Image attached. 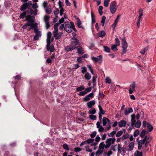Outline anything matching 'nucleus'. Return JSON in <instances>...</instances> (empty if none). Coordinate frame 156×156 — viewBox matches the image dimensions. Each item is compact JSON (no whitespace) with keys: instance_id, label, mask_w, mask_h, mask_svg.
Wrapping results in <instances>:
<instances>
[{"instance_id":"nucleus-1","label":"nucleus","mask_w":156,"mask_h":156,"mask_svg":"<svg viewBox=\"0 0 156 156\" xmlns=\"http://www.w3.org/2000/svg\"><path fill=\"white\" fill-rule=\"evenodd\" d=\"M101 138L100 136L97 135L95 139H94L90 138L87 139V140L82 141L80 144V146L82 147L83 146H89L88 144L92 143V145L96 146L98 144V142L100 141Z\"/></svg>"},{"instance_id":"nucleus-2","label":"nucleus","mask_w":156,"mask_h":156,"mask_svg":"<svg viewBox=\"0 0 156 156\" xmlns=\"http://www.w3.org/2000/svg\"><path fill=\"white\" fill-rule=\"evenodd\" d=\"M64 30L68 33H70L73 30L76 31L75 25L73 22H71L70 24H66L65 26Z\"/></svg>"},{"instance_id":"nucleus-3","label":"nucleus","mask_w":156,"mask_h":156,"mask_svg":"<svg viewBox=\"0 0 156 156\" xmlns=\"http://www.w3.org/2000/svg\"><path fill=\"white\" fill-rule=\"evenodd\" d=\"M117 4L115 2L113 1L110 3L109 6V9L111 13L113 14L115 13L117 10Z\"/></svg>"},{"instance_id":"nucleus-4","label":"nucleus","mask_w":156,"mask_h":156,"mask_svg":"<svg viewBox=\"0 0 156 156\" xmlns=\"http://www.w3.org/2000/svg\"><path fill=\"white\" fill-rule=\"evenodd\" d=\"M122 50L121 54L123 55V54L126 53V52L127 48L128 47V44L125 37L122 39Z\"/></svg>"},{"instance_id":"nucleus-5","label":"nucleus","mask_w":156,"mask_h":156,"mask_svg":"<svg viewBox=\"0 0 156 156\" xmlns=\"http://www.w3.org/2000/svg\"><path fill=\"white\" fill-rule=\"evenodd\" d=\"M91 59L95 63H98L99 64H101L103 60L102 57L101 55L98 56L97 57H92Z\"/></svg>"},{"instance_id":"nucleus-6","label":"nucleus","mask_w":156,"mask_h":156,"mask_svg":"<svg viewBox=\"0 0 156 156\" xmlns=\"http://www.w3.org/2000/svg\"><path fill=\"white\" fill-rule=\"evenodd\" d=\"M34 32L35 35L34 37V41L38 40L41 36V32L38 29L36 28L34 29Z\"/></svg>"},{"instance_id":"nucleus-7","label":"nucleus","mask_w":156,"mask_h":156,"mask_svg":"<svg viewBox=\"0 0 156 156\" xmlns=\"http://www.w3.org/2000/svg\"><path fill=\"white\" fill-rule=\"evenodd\" d=\"M115 141V139L114 138H111L107 139L105 141V143L107 145L106 147L109 148L111 144L114 143Z\"/></svg>"},{"instance_id":"nucleus-8","label":"nucleus","mask_w":156,"mask_h":156,"mask_svg":"<svg viewBox=\"0 0 156 156\" xmlns=\"http://www.w3.org/2000/svg\"><path fill=\"white\" fill-rule=\"evenodd\" d=\"M50 17L47 15H45L44 17V20L45 23L46 27L47 29L49 28L50 27L49 20Z\"/></svg>"},{"instance_id":"nucleus-9","label":"nucleus","mask_w":156,"mask_h":156,"mask_svg":"<svg viewBox=\"0 0 156 156\" xmlns=\"http://www.w3.org/2000/svg\"><path fill=\"white\" fill-rule=\"evenodd\" d=\"M121 145L119 144H116L115 145H112L111 147V149L114 151L115 152L117 150L118 152L120 151L121 149Z\"/></svg>"},{"instance_id":"nucleus-10","label":"nucleus","mask_w":156,"mask_h":156,"mask_svg":"<svg viewBox=\"0 0 156 156\" xmlns=\"http://www.w3.org/2000/svg\"><path fill=\"white\" fill-rule=\"evenodd\" d=\"M30 15H27L26 17V19L27 21H28V23H32L34 22L35 20V17L34 16H31Z\"/></svg>"},{"instance_id":"nucleus-11","label":"nucleus","mask_w":156,"mask_h":156,"mask_svg":"<svg viewBox=\"0 0 156 156\" xmlns=\"http://www.w3.org/2000/svg\"><path fill=\"white\" fill-rule=\"evenodd\" d=\"M94 94L92 92L87 95L84 98H83V100L84 101L86 102L90 100L91 98H93L94 97Z\"/></svg>"},{"instance_id":"nucleus-12","label":"nucleus","mask_w":156,"mask_h":156,"mask_svg":"<svg viewBox=\"0 0 156 156\" xmlns=\"http://www.w3.org/2000/svg\"><path fill=\"white\" fill-rule=\"evenodd\" d=\"M103 125L104 126L106 125V124L108 125H110L112 124L111 122L106 117H104L102 119Z\"/></svg>"},{"instance_id":"nucleus-13","label":"nucleus","mask_w":156,"mask_h":156,"mask_svg":"<svg viewBox=\"0 0 156 156\" xmlns=\"http://www.w3.org/2000/svg\"><path fill=\"white\" fill-rule=\"evenodd\" d=\"M76 48V46L75 45H73V44H71L70 45L67 46L66 48H65V50L66 52H69L72 50H74Z\"/></svg>"},{"instance_id":"nucleus-14","label":"nucleus","mask_w":156,"mask_h":156,"mask_svg":"<svg viewBox=\"0 0 156 156\" xmlns=\"http://www.w3.org/2000/svg\"><path fill=\"white\" fill-rule=\"evenodd\" d=\"M71 44L73 45H77L79 44L78 40L76 37H73L71 39Z\"/></svg>"},{"instance_id":"nucleus-15","label":"nucleus","mask_w":156,"mask_h":156,"mask_svg":"<svg viewBox=\"0 0 156 156\" xmlns=\"http://www.w3.org/2000/svg\"><path fill=\"white\" fill-rule=\"evenodd\" d=\"M52 34L51 32H48L47 34V43L48 44H49L50 43H51V37Z\"/></svg>"},{"instance_id":"nucleus-16","label":"nucleus","mask_w":156,"mask_h":156,"mask_svg":"<svg viewBox=\"0 0 156 156\" xmlns=\"http://www.w3.org/2000/svg\"><path fill=\"white\" fill-rule=\"evenodd\" d=\"M145 142V139H143V140H139L138 142V149L140 150L141 149L142 145L144 144Z\"/></svg>"},{"instance_id":"nucleus-17","label":"nucleus","mask_w":156,"mask_h":156,"mask_svg":"<svg viewBox=\"0 0 156 156\" xmlns=\"http://www.w3.org/2000/svg\"><path fill=\"white\" fill-rule=\"evenodd\" d=\"M62 34L60 33H58L56 34H54L53 36L51 38V42L54 40V37H55L56 40H58L60 39L61 37Z\"/></svg>"},{"instance_id":"nucleus-18","label":"nucleus","mask_w":156,"mask_h":156,"mask_svg":"<svg viewBox=\"0 0 156 156\" xmlns=\"http://www.w3.org/2000/svg\"><path fill=\"white\" fill-rule=\"evenodd\" d=\"M106 145H107L105 144L104 142H101L99 144L98 149L104 151L105 148L107 149L108 148V147H107Z\"/></svg>"},{"instance_id":"nucleus-19","label":"nucleus","mask_w":156,"mask_h":156,"mask_svg":"<svg viewBox=\"0 0 156 156\" xmlns=\"http://www.w3.org/2000/svg\"><path fill=\"white\" fill-rule=\"evenodd\" d=\"M126 124V122L124 120H122L118 122V125L120 127H125Z\"/></svg>"},{"instance_id":"nucleus-20","label":"nucleus","mask_w":156,"mask_h":156,"mask_svg":"<svg viewBox=\"0 0 156 156\" xmlns=\"http://www.w3.org/2000/svg\"><path fill=\"white\" fill-rule=\"evenodd\" d=\"M95 103L94 100L90 101L87 103V106L88 108H92V106L95 105Z\"/></svg>"},{"instance_id":"nucleus-21","label":"nucleus","mask_w":156,"mask_h":156,"mask_svg":"<svg viewBox=\"0 0 156 156\" xmlns=\"http://www.w3.org/2000/svg\"><path fill=\"white\" fill-rule=\"evenodd\" d=\"M134 146V143L133 142H131L130 143L128 146L127 150L128 151H131L133 150Z\"/></svg>"},{"instance_id":"nucleus-22","label":"nucleus","mask_w":156,"mask_h":156,"mask_svg":"<svg viewBox=\"0 0 156 156\" xmlns=\"http://www.w3.org/2000/svg\"><path fill=\"white\" fill-rule=\"evenodd\" d=\"M51 43H50L49 44H48L47 43V49L48 51H50V52H52L54 51V46L51 45L50 46Z\"/></svg>"},{"instance_id":"nucleus-23","label":"nucleus","mask_w":156,"mask_h":156,"mask_svg":"<svg viewBox=\"0 0 156 156\" xmlns=\"http://www.w3.org/2000/svg\"><path fill=\"white\" fill-rule=\"evenodd\" d=\"M30 28L28 29L29 30H30L31 29H34L37 28V23H30Z\"/></svg>"},{"instance_id":"nucleus-24","label":"nucleus","mask_w":156,"mask_h":156,"mask_svg":"<svg viewBox=\"0 0 156 156\" xmlns=\"http://www.w3.org/2000/svg\"><path fill=\"white\" fill-rule=\"evenodd\" d=\"M59 25V23H56L55 24H54V30L53 31V35H54V34H56L58 33V27Z\"/></svg>"},{"instance_id":"nucleus-25","label":"nucleus","mask_w":156,"mask_h":156,"mask_svg":"<svg viewBox=\"0 0 156 156\" xmlns=\"http://www.w3.org/2000/svg\"><path fill=\"white\" fill-rule=\"evenodd\" d=\"M131 125L134 126L136 122V117L134 114H133L131 115Z\"/></svg>"},{"instance_id":"nucleus-26","label":"nucleus","mask_w":156,"mask_h":156,"mask_svg":"<svg viewBox=\"0 0 156 156\" xmlns=\"http://www.w3.org/2000/svg\"><path fill=\"white\" fill-rule=\"evenodd\" d=\"M76 20H77L76 24L78 27L79 28L83 29L84 28L82 26V23L80 19L78 17H77L76 18Z\"/></svg>"},{"instance_id":"nucleus-27","label":"nucleus","mask_w":156,"mask_h":156,"mask_svg":"<svg viewBox=\"0 0 156 156\" xmlns=\"http://www.w3.org/2000/svg\"><path fill=\"white\" fill-rule=\"evenodd\" d=\"M133 112V110L131 107H129L127 109H126L125 110L124 114L126 115H128L130 113Z\"/></svg>"},{"instance_id":"nucleus-28","label":"nucleus","mask_w":156,"mask_h":156,"mask_svg":"<svg viewBox=\"0 0 156 156\" xmlns=\"http://www.w3.org/2000/svg\"><path fill=\"white\" fill-rule=\"evenodd\" d=\"M77 53L79 54L82 55L85 53V51L83 48L81 46L79 47L77 49Z\"/></svg>"},{"instance_id":"nucleus-29","label":"nucleus","mask_w":156,"mask_h":156,"mask_svg":"<svg viewBox=\"0 0 156 156\" xmlns=\"http://www.w3.org/2000/svg\"><path fill=\"white\" fill-rule=\"evenodd\" d=\"M34 11L32 9H30V12H29V13H30V15H32L33 14L34 15L36 16L37 14L38 10L37 9H34Z\"/></svg>"},{"instance_id":"nucleus-30","label":"nucleus","mask_w":156,"mask_h":156,"mask_svg":"<svg viewBox=\"0 0 156 156\" xmlns=\"http://www.w3.org/2000/svg\"><path fill=\"white\" fill-rule=\"evenodd\" d=\"M28 7L27 5V4L25 3H23L22 5L21 6L20 8V10L21 11H25L27 8Z\"/></svg>"},{"instance_id":"nucleus-31","label":"nucleus","mask_w":156,"mask_h":156,"mask_svg":"<svg viewBox=\"0 0 156 156\" xmlns=\"http://www.w3.org/2000/svg\"><path fill=\"white\" fill-rule=\"evenodd\" d=\"M141 124V122L139 120H138L134 124V126L136 128H139L140 127Z\"/></svg>"},{"instance_id":"nucleus-32","label":"nucleus","mask_w":156,"mask_h":156,"mask_svg":"<svg viewBox=\"0 0 156 156\" xmlns=\"http://www.w3.org/2000/svg\"><path fill=\"white\" fill-rule=\"evenodd\" d=\"M83 147V149L84 150L85 149H86V152H91L92 151V149L89 148V146H85Z\"/></svg>"},{"instance_id":"nucleus-33","label":"nucleus","mask_w":156,"mask_h":156,"mask_svg":"<svg viewBox=\"0 0 156 156\" xmlns=\"http://www.w3.org/2000/svg\"><path fill=\"white\" fill-rule=\"evenodd\" d=\"M106 34L105 32L104 31H101L98 34V37H104Z\"/></svg>"},{"instance_id":"nucleus-34","label":"nucleus","mask_w":156,"mask_h":156,"mask_svg":"<svg viewBox=\"0 0 156 156\" xmlns=\"http://www.w3.org/2000/svg\"><path fill=\"white\" fill-rule=\"evenodd\" d=\"M91 23L92 24L94 23L95 22V16L93 13L92 11L91 12Z\"/></svg>"},{"instance_id":"nucleus-35","label":"nucleus","mask_w":156,"mask_h":156,"mask_svg":"<svg viewBox=\"0 0 156 156\" xmlns=\"http://www.w3.org/2000/svg\"><path fill=\"white\" fill-rule=\"evenodd\" d=\"M29 12L27 11H24L21 14L20 16V17L21 19H24L25 17L27 12L28 13Z\"/></svg>"},{"instance_id":"nucleus-36","label":"nucleus","mask_w":156,"mask_h":156,"mask_svg":"<svg viewBox=\"0 0 156 156\" xmlns=\"http://www.w3.org/2000/svg\"><path fill=\"white\" fill-rule=\"evenodd\" d=\"M84 77L87 80H89L91 79V76L90 73L88 72H87L85 74Z\"/></svg>"},{"instance_id":"nucleus-37","label":"nucleus","mask_w":156,"mask_h":156,"mask_svg":"<svg viewBox=\"0 0 156 156\" xmlns=\"http://www.w3.org/2000/svg\"><path fill=\"white\" fill-rule=\"evenodd\" d=\"M134 156H142V152L136 151L134 154Z\"/></svg>"},{"instance_id":"nucleus-38","label":"nucleus","mask_w":156,"mask_h":156,"mask_svg":"<svg viewBox=\"0 0 156 156\" xmlns=\"http://www.w3.org/2000/svg\"><path fill=\"white\" fill-rule=\"evenodd\" d=\"M45 9V10L46 13L48 14H50L52 12L51 9L49 7H47Z\"/></svg>"},{"instance_id":"nucleus-39","label":"nucleus","mask_w":156,"mask_h":156,"mask_svg":"<svg viewBox=\"0 0 156 156\" xmlns=\"http://www.w3.org/2000/svg\"><path fill=\"white\" fill-rule=\"evenodd\" d=\"M116 132L115 130L113 131L108 134V136L109 137H113L116 133Z\"/></svg>"},{"instance_id":"nucleus-40","label":"nucleus","mask_w":156,"mask_h":156,"mask_svg":"<svg viewBox=\"0 0 156 156\" xmlns=\"http://www.w3.org/2000/svg\"><path fill=\"white\" fill-rule=\"evenodd\" d=\"M96 110L94 108L90 109L88 111V113L89 114L93 115L96 113Z\"/></svg>"},{"instance_id":"nucleus-41","label":"nucleus","mask_w":156,"mask_h":156,"mask_svg":"<svg viewBox=\"0 0 156 156\" xmlns=\"http://www.w3.org/2000/svg\"><path fill=\"white\" fill-rule=\"evenodd\" d=\"M76 90L77 91H81L85 90V87L83 86H82L78 87Z\"/></svg>"},{"instance_id":"nucleus-42","label":"nucleus","mask_w":156,"mask_h":156,"mask_svg":"<svg viewBox=\"0 0 156 156\" xmlns=\"http://www.w3.org/2000/svg\"><path fill=\"white\" fill-rule=\"evenodd\" d=\"M104 151H102L98 149L96 152V155H100L102 154L103 153Z\"/></svg>"},{"instance_id":"nucleus-43","label":"nucleus","mask_w":156,"mask_h":156,"mask_svg":"<svg viewBox=\"0 0 156 156\" xmlns=\"http://www.w3.org/2000/svg\"><path fill=\"white\" fill-rule=\"evenodd\" d=\"M145 139V142H146V143H148L151 141V137H147V136H145L144 139Z\"/></svg>"},{"instance_id":"nucleus-44","label":"nucleus","mask_w":156,"mask_h":156,"mask_svg":"<svg viewBox=\"0 0 156 156\" xmlns=\"http://www.w3.org/2000/svg\"><path fill=\"white\" fill-rule=\"evenodd\" d=\"M129 137V135L128 133H126V134L123 135L121 139L123 140L126 139Z\"/></svg>"},{"instance_id":"nucleus-45","label":"nucleus","mask_w":156,"mask_h":156,"mask_svg":"<svg viewBox=\"0 0 156 156\" xmlns=\"http://www.w3.org/2000/svg\"><path fill=\"white\" fill-rule=\"evenodd\" d=\"M116 44H112L111 46L112 49L114 51H116L117 50V47L118 46Z\"/></svg>"},{"instance_id":"nucleus-46","label":"nucleus","mask_w":156,"mask_h":156,"mask_svg":"<svg viewBox=\"0 0 156 156\" xmlns=\"http://www.w3.org/2000/svg\"><path fill=\"white\" fill-rule=\"evenodd\" d=\"M106 19V17H105V16H104L102 17V20H101V23L102 25L103 26H104Z\"/></svg>"},{"instance_id":"nucleus-47","label":"nucleus","mask_w":156,"mask_h":156,"mask_svg":"<svg viewBox=\"0 0 156 156\" xmlns=\"http://www.w3.org/2000/svg\"><path fill=\"white\" fill-rule=\"evenodd\" d=\"M98 108L100 111L99 113L101 114H105L104 111L103 109L101 106L100 105H98Z\"/></svg>"},{"instance_id":"nucleus-48","label":"nucleus","mask_w":156,"mask_h":156,"mask_svg":"<svg viewBox=\"0 0 156 156\" xmlns=\"http://www.w3.org/2000/svg\"><path fill=\"white\" fill-rule=\"evenodd\" d=\"M110 0H105L104 2V5L107 7L108 6V4L110 2Z\"/></svg>"},{"instance_id":"nucleus-49","label":"nucleus","mask_w":156,"mask_h":156,"mask_svg":"<svg viewBox=\"0 0 156 156\" xmlns=\"http://www.w3.org/2000/svg\"><path fill=\"white\" fill-rule=\"evenodd\" d=\"M123 133V131L122 130H120L116 134V136L119 137L121 136Z\"/></svg>"},{"instance_id":"nucleus-50","label":"nucleus","mask_w":156,"mask_h":156,"mask_svg":"<svg viewBox=\"0 0 156 156\" xmlns=\"http://www.w3.org/2000/svg\"><path fill=\"white\" fill-rule=\"evenodd\" d=\"M63 148L65 150L67 151L69 150L68 145L66 144H65L63 145Z\"/></svg>"},{"instance_id":"nucleus-51","label":"nucleus","mask_w":156,"mask_h":156,"mask_svg":"<svg viewBox=\"0 0 156 156\" xmlns=\"http://www.w3.org/2000/svg\"><path fill=\"white\" fill-rule=\"evenodd\" d=\"M148 49V47H146L145 48H144L143 49V50L141 51H140V53L141 54L144 55L145 53V52H146L147 51Z\"/></svg>"},{"instance_id":"nucleus-52","label":"nucleus","mask_w":156,"mask_h":156,"mask_svg":"<svg viewBox=\"0 0 156 156\" xmlns=\"http://www.w3.org/2000/svg\"><path fill=\"white\" fill-rule=\"evenodd\" d=\"M103 48L104 51L107 52H110V48L106 46H104Z\"/></svg>"},{"instance_id":"nucleus-53","label":"nucleus","mask_w":156,"mask_h":156,"mask_svg":"<svg viewBox=\"0 0 156 156\" xmlns=\"http://www.w3.org/2000/svg\"><path fill=\"white\" fill-rule=\"evenodd\" d=\"M139 16H138L141 17L143 16V10L142 9H140L138 11Z\"/></svg>"},{"instance_id":"nucleus-54","label":"nucleus","mask_w":156,"mask_h":156,"mask_svg":"<svg viewBox=\"0 0 156 156\" xmlns=\"http://www.w3.org/2000/svg\"><path fill=\"white\" fill-rule=\"evenodd\" d=\"M145 134H146L145 130H143L142 131V132L140 133V136L142 138L144 137V136L145 135Z\"/></svg>"},{"instance_id":"nucleus-55","label":"nucleus","mask_w":156,"mask_h":156,"mask_svg":"<svg viewBox=\"0 0 156 156\" xmlns=\"http://www.w3.org/2000/svg\"><path fill=\"white\" fill-rule=\"evenodd\" d=\"M58 4L60 9H63V4L60 0H59L58 1Z\"/></svg>"},{"instance_id":"nucleus-56","label":"nucleus","mask_w":156,"mask_h":156,"mask_svg":"<svg viewBox=\"0 0 156 156\" xmlns=\"http://www.w3.org/2000/svg\"><path fill=\"white\" fill-rule=\"evenodd\" d=\"M32 7L34 9H37L38 7V5L37 3L35 2L32 4Z\"/></svg>"},{"instance_id":"nucleus-57","label":"nucleus","mask_w":156,"mask_h":156,"mask_svg":"<svg viewBox=\"0 0 156 156\" xmlns=\"http://www.w3.org/2000/svg\"><path fill=\"white\" fill-rule=\"evenodd\" d=\"M96 134L97 132L96 131H94L90 134V136L92 139H93V138L94 137L96 136Z\"/></svg>"},{"instance_id":"nucleus-58","label":"nucleus","mask_w":156,"mask_h":156,"mask_svg":"<svg viewBox=\"0 0 156 156\" xmlns=\"http://www.w3.org/2000/svg\"><path fill=\"white\" fill-rule=\"evenodd\" d=\"M139 134V131L138 130L136 129L135 130L133 133V136L136 137L138 136Z\"/></svg>"},{"instance_id":"nucleus-59","label":"nucleus","mask_w":156,"mask_h":156,"mask_svg":"<svg viewBox=\"0 0 156 156\" xmlns=\"http://www.w3.org/2000/svg\"><path fill=\"white\" fill-rule=\"evenodd\" d=\"M66 17L64 16V17H62L61 18L59 21V23H59V25L61 23H63L64 21V19H66Z\"/></svg>"},{"instance_id":"nucleus-60","label":"nucleus","mask_w":156,"mask_h":156,"mask_svg":"<svg viewBox=\"0 0 156 156\" xmlns=\"http://www.w3.org/2000/svg\"><path fill=\"white\" fill-rule=\"evenodd\" d=\"M30 23H28L24 24L22 27V28L23 29H27V28L30 26Z\"/></svg>"},{"instance_id":"nucleus-61","label":"nucleus","mask_w":156,"mask_h":156,"mask_svg":"<svg viewBox=\"0 0 156 156\" xmlns=\"http://www.w3.org/2000/svg\"><path fill=\"white\" fill-rule=\"evenodd\" d=\"M105 82L107 83H110L111 82V80L108 77H107L105 79Z\"/></svg>"},{"instance_id":"nucleus-62","label":"nucleus","mask_w":156,"mask_h":156,"mask_svg":"<svg viewBox=\"0 0 156 156\" xmlns=\"http://www.w3.org/2000/svg\"><path fill=\"white\" fill-rule=\"evenodd\" d=\"M86 92L85 91H81L78 94V95L80 96H83L86 95Z\"/></svg>"},{"instance_id":"nucleus-63","label":"nucleus","mask_w":156,"mask_h":156,"mask_svg":"<svg viewBox=\"0 0 156 156\" xmlns=\"http://www.w3.org/2000/svg\"><path fill=\"white\" fill-rule=\"evenodd\" d=\"M81 69H82L81 72L83 73H84L87 71V69L85 66L82 67Z\"/></svg>"},{"instance_id":"nucleus-64","label":"nucleus","mask_w":156,"mask_h":156,"mask_svg":"<svg viewBox=\"0 0 156 156\" xmlns=\"http://www.w3.org/2000/svg\"><path fill=\"white\" fill-rule=\"evenodd\" d=\"M115 44H116L117 45L119 46L120 44V41H119V39L116 37L115 38Z\"/></svg>"}]
</instances>
